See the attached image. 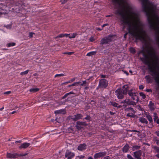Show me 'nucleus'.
Instances as JSON below:
<instances>
[{"instance_id": "1", "label": "nucleus", "mask_w": 159, "mask_h": 159, "mask_svg": "<svg viewBox=\"0 0 159 159\" xmlns=\"http://www.w3.org/2000/svg\"><path fill=\"white\" fill-rule=\"evenodd\" d=\"M115 13L120 17L121 24L128 25L129 33L135 37L136 39L146 42V32L141 25L136 21L134 13L131 11H116Z\"/></svg>"}, {"instance_id": "2", "label": "nucleus", "mask_w": 159, "mask_h": 159, "mask_svg": "<svg viewBox=\"0 0 159 159\" xmlns=\"http://www.w3.org/2000/svg\"><path fill=\"white\" fill-rule=\"evenodd\" d=\"M146 13L147 16L150 28L152 30H159V16L156 11H143ZM156 41L159 47V31L156 32Z\"/></svg>"}, {"instance_id": "3", "label": "nucleus", "mask_w": 159, "mask_h": 159, "mask_svg": "<svg viewBox=\"0 0 159 159\" xmlns=\"http://www.w3.org/2000/svg\"><path fill=\"white\" fill-rule=\"evenodd\" d=\"M115 36V35H110L108 36L102 38L101 41L100 43L102 45L104 44H107L112 41L113 38Z\"/></svg>"}, {"instance_id": "4", "label": "nucleus", "mask_w": 159, "mask_h": 159, "mask_svg": "<svg viewBox=\"0 0 159 159\" xmlns=\"http://www.w3.org/2000/svg\"><path fill=\"white\" fill-rule=\"evenodd\" d=\"M108 82L105 79H102L99 82L98 87L99 88H105L108 85Z\"/></svg>"}, {"instance_id": "5", "label": "nucleus", "mask_w": 159, "mask_h": 159, "mask_svg": "<svg viewBox=\"0 0 159 159\" xmlns=\"http://www.w3.org/2000/svg\"><path fill=\"white\" fill-rule=\"evenodd\" d=\"M115 93L118 99H122L124 98V94H123L121 88L118 89L115 91Z\"/></svg>"}, {"instance_id": "6", "label": "nucleus", "mask_w": 159, "mask_h": 159, "mask_svg": "<svg viewBox=\"0 0 159 159\" xmlns=\"http://www.w3.org/2000/svg\"><path fill=\"white\" fill-rule=\"evenodd\" d=\"M106 152H100L95 154L94 155V158L96 159L99 157H102L106 155Z\"/></svg>"}, {"instance_id": "7", "label": "nucleus", "mask_w": 159, "mask_h": 159, "mask_svg": "<svg viewBox=\"0 0 159 159\" xmlns=\"http://www.w3.org/2000/svg\"><path fill=\"white\" fill-rule=\"evenodd\" d=\"M74 153L70 152L69 151H67L65 155V157H66L69 158V159H71L73 157L75 156Z\"/></svg>"}, {"instance_id": "8", "label": "nucleus", "mask_w": 159, "mask_h": 159, "mask_svg": "<svg viewBox=\"0 0 159 159\" xmlns=\"http://www.w3.org/2000/svg\"><path fill=\"white\" fill-rule=\"evenodd\" d=\"M10 3L12 5L19 6L21 4V0H10Z\"/></svg>"}, {"instance_id": "9", "label": "nucleus", "mask_w": 159, "mask_h": 159, "mask_svg": "<svg viewBox=\"0 0 159 159\" xmlns=\"http://www.w3.org/2000/svg\"><path fill=\"white\" fill-rule=\"evenodd\" d=\"M134 156L137 159H141L140 158L142 154L141 151L140 150L134 152Z\"/></svg>"}, {"instance_id": "10", "label": "nucleus", "mask_w": 159, "mask_h": 159, "mask_svg": "<svg viewBox=\"0 0 159 159\" xmlns=\"http://www.w3.org/2000/svg\"><path fill=\"white\" fill-rule=\"evenodd\" d=\"M86 146L85 143L81 144L78 146L77 149L79 150L82 151L86 149Z\"/></svg>"}, {"instance_id": "11", "label": "nucleus", "mask_w": 159, "mask_h": 159, "mask_svg": "<svg viewBox=\"0 0 159 159\" xmlns=\"http://www.w3.org/2000/svg\"><path fill=\"white\" fill-rule=\"evenodd\" d=\"M66 133H73V134L75 133L74 128L72 126L67 128L66 129Z\"/></svg>"}, {"instance_id": "12", "label": "nucleus", "mask_w": 159, "mask_h": 159, "mask_svg": "<svg viewBox=\"0 0 159 159\" xmlns=\"http://www.w3.org/2000/svg\"><path fill=\"white\" fill-rule=\"evenodd\" d=\"M7 157L9 158H16L18 157L17 153L11 154L7 153Z\"/></svg>"}, {"instance_id": "13", "label": "nucleus", "mask_w": 159, "mask_h": 159, "mask_svg": "<svg viewBox=\"0 0 159 159\" xmlns=\"http://www.w3.org/2000/svg\"><path fill=\"white\" fill-rule=\"evenodd\" d=\"M129 87L128 85H125L123 86L122 87V90L123 91L122 92L123 93V94H126L127 93L128 91L129 90Z\"/></svg>"}, {"instance_id": "14", "label": "nucleus", "mask_w": 159, "mask_h": 159, "mask_svg": "<svg viewBox=\"0 0 159 159\" xmlns=\"http://www.w3.org/2000/svg\"><path fill=\"white\" fill-rule=\"evenodd\" d=\"M56 114H64L66 113V111L65 109H61V110L55 111L54 112Z\"/></svg>"}, {"instance_id": "15", "label": "nucleus", "mask_w": 159, "mask_h": 159, "mask_svg": "<svg viewBox=\"0 0 159 159\" xmlns=\"http://www.w3.org/2000/svg\"><path fill=\"white\" fill-rule=\"evenodd\" d=\"M30 145L29 143H24L19 147V148L20 149L21 148H28Z\"/></svg>"}, {"instance_id": "16", "label": "nucleus", "mask_w": 159, "mask_h": 159, "mask_svg": "<svg viewBox=\"0 0 159 159\" xmlns=\"http://www.w3.org/2000/svg\"><path fill=\"white\" fill-rule=\"evenodd\" d=\"M112 3H127L126 0H111Z\"/></svg>"}, {"instance_id": "17", "label": "nucleus", "mask_w": 159, "mask_h": 159, "mask_svg": "<svg viewBox=\"0 0 159 159\" xmlns=\"http://www.w3.org/2000/svg\"><path fill=\"white\" fill-rule=\"evenodd\" d=\"M129 147L128 144L126 143L125 146L124 147L122 150L124 152H127L129 150Z\"/></svg>"}, {"instance_id": "18", "label": "nucleus", "mask_w": 159, "mask_h": 159, "mask_svg": "<svg viewBox=\"0 0 159 159\" xmlns=\"http://www.w3.org/2000/svg\"><path fill=\"white\" fill-rule=\"evenodd\" d=\"M111 104L112 106L120 108L122 107L121 105H119L118 103L115 102H111Z\"/></svg>"}, {"instance_id": "19", "label": "nucleus", "mask_w": 159, "mask_h": 159, "mask_svg": "<svg viewBox=\"0 0 159 159\" xmlns=\"http://www.w3.org/2000/svg\"><path fill=\"white\" fill-rule=\"evenodd\" d=\"M76 124L77 125L80 126L84 125V126H86L87 125V124L84 122L77 121L76 122Z\"/></svg>"}, {"instance_id": "20", "label": "nucleus", "mask_w": 159, "mask_h": 159, "mask_svg": "<svg viewBox=\"0 0 159 159\" xmlns=\"http://www.w3.org/2000/svg\"><path fill=\"white\" fill-rule=\"evenodd\" d=\"M139 120L142 123H145L146 124H147L148 123V121L145 118L141 117L139 119Z\"/></svg>"}, {"instance_id": "21", "label": "nucleus", "mask_w": 159, "mask_h": 159, "mask_svg": "<svg viewBox=\"0 0 159 159\" xmlns=\"http://www.w3.org/2000/svg\"><path fill=\"white\" fill-rule=\"evenodd\" d=\"M39 90V89L38 88H32L30 90V92L35 93L38 91Z\"/></svg>"}, {"instance_id": "22", "label": "nucleus", "mask_w": 159, "mask_h": 159, "mask_svg": "<svg viewBox=\"0 0 159 159\" xmlns=\"http://www.w3.org/2000/svg\"><path fill=\"white\" fill-rule=\"evenodd\" d=\"M154 106V103H152V101H150L149 105V107L151 109H152L153 110H154V108H153Z\"/></svg>"}, {"instance_id": "23", "label": "nucleus", "mask_w": 159, "mask_h": 159, "mask_svg": "<svg viewBox=\"0 0 159 159\" xmlns=\"http://www.w3.org/2000/svg\"><path fill=\"white\" fill-rule=\"evenodd\" d=\"M74 94L75 93L73 92H70L69 93H67L62 98V99H64L67 96L69 95L70 94Z\"/></svg>"}, {"instance_id": "24", "label": "nucleus", "mask_w": 159, "mask_h": 159, "mask_svg": "<svg viewBox=\"0 0 159 159\" xmlns=\"http://www.w3.org/2000/svg\"><path fill=\"white\" fill-rule=\"evenodd\" d=\"M96 53V51H93L90 52L88 53L87 54V56H91L94 55Z\"/></svg>"}, {"instance_id": "25", "label": "nucleus", "mask_w": 159, "mask_h": 159, "mask_svg": "<svg viewBox=\"0 0 159 159\" xmlns=\"http://www.w3.org/2000/svg\"><path fill=\"white\" fill-rule=\"evenodd\" d=\"M129 99H126L125 100L121 102V103H127V104L129 105Z\"/></svg>"}, {"instance_id": "26", "label": "nucleus", "mask_w": 159, "mask_h": 159, "mask_svg": "<svg viewBox=\"0 0 159 159\" xmlns=\"http://www.w3.org/2000/svg\"><path fill=\"white\" fill-rule=\"evenodd\" d=\"M125 111H133L134 113H135V111H134L133 109L131 107H129V108H126L125 109Z\"/></svg>"}, {"instance_id": "27", "label": "nucleus", "mask_w": 159, "mask_h": 159, "mask_svg": "<svg viewBox=\"0 0 159 159\" xmlns=\"http://www.w3.org/2000/svg\"><path fill=\"white\" fill-rule=\"evenodd\" d=\"M146 117L150 122H151L152 121V118L150 115H147Z\"/></svg>"}, {"instance_id": "28", "label": "nucleus", "mask_w": 159, "mask_h": 159, "mask_svg": "<svg viewBox=\"0 0 159 159\" xmlns=\"http://www.w3.org/2000/svg\"><path fill=\"white\" fill-rule=\"evenodd\" d=\"M74 116L77 118V120L81 118L82 116V115L80 114H77V115H75Z\"/></svg>"}, {"instance_id": "29", "label": "nucleus", "mask_w": 159, "mask_h": 159, "mask_svg": "<svg viewBox=\"0 0 159 159\" xmlns=\"http://www.w3.org/2000/svg\"><path fill=\"white\" fill-rule=\"evenodd\" d=\"M140 146L138 145H135L133 147V150L134 151L135 150L139 149L140 148Z\"/></svg>"}, {"instance_id": "30", "label": "nucleus", "mask_w": 159, "mask_h": 159, "mask_svg": "<svg viewBox=\"0 0 159 159\" xmlns=\"http://www.w3.org/2000/svg\"><path fill=\"white\" fill-rule=\"evenodd\" d=\"M127 116L130 117H131L134 118L135 117V115L132 113H129L127 114Z\"/></svg>"}, {"instance_id": "31", "label": "nucleus", "mask_w": 159, "mask_h": 159, "mask_svg": "<svg viewBox=\"0 0 159 159\" xmlns=\"http://www.w3.org/2000/svg\"><path fill=\"white\" fill-rule=\"evenodd\" d=\"M128 94L131 97L134 96H134H135V93H133L131 92V90L129 91V92L128 93Z\"/></svg>"}, {"instance_id": "32", "label": "nucleus", "mask_w": 159, "mask_h": 159, "mask_svg": "<svg viewBox=\"0 0 159 159\" xmlns=\"http://www.w3.org/2000/svg\"><path fill=\"white\" fill-rule=\"evenodd\" d=\"M16 45V43H11L8 44L7 47H9L11 46H14Z\"/></svg>"}, {"instance_id": "33", "label": "nucleus", "mask_w": 159, "mask_h": 159, "mask_svg": "<svg viewBox=\"0 0 159 159\" xmlns=\"http://www.w3.org/2000/svg\"><path fill=\"white\" fill-rule=\"evenodd\" d=\"M130 50L131 53H132L133 54H134L135 53V50L133 48H130Z\"/></svg>"}, {"instance_id": "34", "label": "nucleus", "mask_w": 159, "mask_h": 159, "mask_svg": "<svg viewBox=\"0 0 159 159\" xmlns=\"http://www.w3.org/2000/svg\"><path fill=\"white\" fill-rule=\"evenodd\" d=\"M29 71V70H26L25 71L21 72L20 73V74L21 75H23L27 74H28V73Z\"/></svg>"}, {"instance_id": "35", "label": "nucleus", "mask_w": 159, "mask_h": 159, "mask_svg": "<svg viewBox=\"0 0 159 159\" xmlns=\"http://www.w3.org/2000/svg\"><path fill=\"white\" fill-rule=\"evenodd\" d=\"M140 95L142 97L143 99H144L146 98L145 95L143 92H140L139 93Z\"/></svg>"}, {"instance_id": "36", "label": "nucleus", "mask_w": 159, "mask_h": 159, "mask_svg": "<svg viewBox=\"0 0 159 159\" xmlns=\"http://www.w3.org/2000/svg\"><path fill=\"white\" fill-rule=\"evenodd\" d=\"M76 128L78 129V130H79L81 129L83 127L80 125H76Z\"/></svg>"}, {"instance_id": "37", "label": "nucleus", "mask_w": 159, "mask_h": 159, "mask_svg": "<svg viewBox=\"0 0 159 159\" xmlns=\"http://www.w3.org/2000/svg\"><path fill=\"white\" fill-rule=\"evenodd\" d=\"M28 153H25L24 154H17V155H18V157L20 156V157H22V156H25L26 155H28Z\"/></svg>"}, {"instance_id": "38", "label": "nucleus", "mask_w": 159, "mask_h": 159, "mask_svg": "<svg viewBox=\"0 0 159 159\" xmlns=\"http://www.w3.org/2000/svg\"><path fill=\"white\" fill-rule=\"evenodd\" d=\"M70 117L75 121H76L78 120L75 116H71Z\"/></svg>"}, {"instance_id": "39", "label": "nucleus", "mask_w": 159, "mask_h": 159, "mask_svg": "<svg viewBox=\"0 0 159 159\" xmlns=\"http://www.w3.org/2000/svg\"><path fill=\"white\" fill-rule=\"evenodd\" d=\"M154 120L155 121L158 118L157 116V114L156 113H154Z\"/></svg>"}, {"instance_id": "40", "label": "nucleus", "mask_w": 159, "mask_h": 159, "mask_svg": "<svg viewBox=\"0 0 159 159\" xmlns=\"http://www.w3.org/2000/svg\"><path fill=\"white\" fill-rule=\"evenodd\" d=\"M129 105H136L135 102H134L130 101L129 100Z\"/></svg>"}, {"instance_id": "41", "label": "nucleus", "mask_w": 159, "mask_h": 159, "mask_svg": "<svg viewBox=\"0 0 159 159\" xmlns=\"http://www.w3.org/2000/svg\"><path fill=\"white\" fill-rule=\"evenodd\" d=\"M80 83H81L80 82H75L72 84L71 85V86H77L78 84H80Z\"/></svg>"}, {"instance_id": "42", "label": "nucleus", "mask_w": 159, "mask_h": 159, "mask_svg": "<svg viewBox=\"0 0 159 159\" xmlns=\"http://www.w3.org/2000/svg\"><path fill=\"white\" fill-rule=\"evenodd\" d=\"M68 0H61V2L62 4H64L68 2Z\"/></svg>"}, {"instance_id": "43", "label": "nucleus", "mask_w": 159, "mask_h": 159, "mask_svg": "<svg viewBox=\"0 0 159 159\" xmlns=\"http://www.w3.org/2000/svg\"><path fill=\"white\" fill-rule=\"evenodd\" d=\"M73 52H66L64 53V54H68L69 55H71L72 54L74 53Z\"/></svg>"}, {"instance_id": "44", "label": "nucleus", "mask_w": 159, "mask_h": 159, "mask_svg": "<svg viewBox=\"0 0 159 159\" xmlns=\"http://www.w3.org/2000/svg\"><path fill=\"white\" fill-rule=\"evenodd\" d=\"M84 157V156H78L77 157V158H79L78 159H83Z\"/></svg>"}, {"instance_id": "45", "label": "nucleus", "mask_w": 159, "mask_h": 159, "mask_svg": "<svg viewBox=\"0 0 159 159\" xmlns=\"http://www.w3.org/2000/svg\"><path fill=\"white\" fill-rule=\"evenodd\" d=\"M70 35V34H61L62 37H64L65 36L67 37Z\"/></svg>"}, {"instance_id": "46", "label": "nucleus", "mask_w": 159, "mask_h": 159, "mask_svg": "<svg viewBox=\"0 0 159 159\" xmlns=\"http://www.w3.org/2000/svg\"><path fill=\"white\" fill-rule=\"evenodd\" d=\"M34 33L31 32H30V33H29V37H30V38H32L33 37V34H34Z\"/></svg>"}, {"instance_id": "47", "label": "nucleus", "mask_w": 159, "mask_h": 159, "mask_svg": "<svg viewBox=\"0 0 159 159\" xmlns=\"http://www.w3.org/2000/svg\"><path fill=\"white\" fill-rule=\"evenodd\" d=\"M64 74H57L55 75V77H58V76H64Z\"/></svg>"}, {"instance_id": "48", "label": "nucleus", "mask_w": 159, "mask_h": 159, "mask_svg": "<svg viewBox=\"0 0 159 159\" xmlns=\"http://www.w3.org/2000/svg\"><path fill=\"white\" fill-rule=\"evenodd\" d=\"M76 33H74L73 34V36L72 37H70V36H69V38H74L76 36Z\"/></svg>"}, {"instance_id": "49", "label": "nucleus", "mask_w": 159, "mask_h": 159, "mask_svg": "<svg viewBox=\"0 0 159 159\" xmlns=\"http://www.w3.org/2000/svg\"><path fill=\"white\" fill-rule=\"evenodd\" d=\"M62 38V35H61V34L59 35H58L56 37H55V39H57L58 38Z\"/></svg>"}, {"instance_id": "50", "label": "nucleus", "mask_w": 159, "mask_h": 159, "mask_svg": "<svg viewBox=\"0 0 159 159\" xmlns=\"http://www.w3.org/2000/svg\"><path fill=\"white\" fill-rule=\"evenodd\" d=\"M155 139L157 144H159V140H157V138H155Z\"/></svg>"}, {"instance_id": "51", "label": "nucleus", "mask_w": 159, "mask_h": 159, "mask_svg": "<svg viewBox=\"0 0 159 159\" xmlns=\"http://www.w3.org/2000/svg\"><path fill=\"white\" fill-rule=\"evenodd\" d=\"M86 134L87 136L89 137H90L91 136L92 134V133H87Z\"/></svg>"}, {"instance_id": "52", "label": "nucleus", "mask_w": 159, "mask_h": 159, "mask_svg": "<svg viewBox=\"0 0 159 159\" xmlns=\"http://www.w3.org/2000/svg\"><path fill=\"white\" fill-rule=\"evenodd\" d=\"M127 157L129 159H134L132 158V157L130 155H127Z\"/></svg>"}, {"instance_id": "53", "label": "nucleus", "mask_w": 159, "mask_h": 159, "mask_svg": "<svg viewBox=\"0 0 159 159\" xmlns=\"http://www.w3.org/2000/svg\"><path fill=\"white\" fill-rule=\"evenodd\" d=\"M85 119L87 120H89L90 119V117L89 116H87V117L85 118Z\"/></svg>"}, {"instance_id": "54", "label": "nucleus", "mask_w": 159, "mask_h": 159, "mask_svg": "<svg viewBox=\"0 0 159 159\" xmlns=\"http://www.w3.org/2000/svg\"><path fill=\"white\" fill-rule=\"evenodd\" d=\"M144 86L143 85H140L139 86V88L140 89H143L144 88Z\"/></svg>"}, {"instance_id": "55", "label": "nucleus", "mask_w": 159, "mask_h": 159, "mask_svg": "<svg viewBox=\"0 0 159 159\" xmlns=\"http://www.w3.org/2000/svg\"><path fill=\"white\" fill-rule=\"evenodd\" d=\"M89 40H90V41L92 42L94 40V38L93 37H91V38H90Z\"/></svg>"}, {"instance_id": "56", "label": "nucleus", "mask_w": 159, "mask_h": 159, "mask_svg": "<svg viewBox=\"0 0 159 159\" xmlns=\"http://www.w3.org/2000/svg\"><path fill=\"white\" fill-rule=\"evenodd\" d=\"M146 91L148 92H152V91L151 90V89H147Z\"/></svg>"}, {"instance_id": "57", "label": "nucleus", "mask_w": 159, "mask_h": 159, "mask_svg": "<svg viewBox=\"0 0 159 159\" xmlns=\"http://www.w3.org/2000/svg\"><path fill=\"white\" fill-rule=\"evenodd\" d=\"M11 93V92L10 91H7L4 93V94H9Z\"/></svg>"}, {"instance_id": "58", "label": "nucleus", "mask_w": 159, "mask_h": 159, "mask_svg": "<svg viewBox=\"0 0 159 159\" xmlns=\"http://www.w3.org/2000/svg\"><path fill=\"white\" fill-rule=\"evenodd\" d=\"M155 133L159 137V131H157L155 132Z\"/></svg>"}, {"instance_id": "59", "label": "nucleus", "mask_w": 159, "mask_h": 159, "mask_svg": "<svg viewBox=\"0 0 159 159\" xmlns=\"http://www.w3.org/2000/svg\"><path fill=\"white\" fill-rule=\"evenodd\" d=\"M103 159H110V157L109 156H107L104 157Z\"/></svg>"}, {"instance_id": "60", "label": "nucleus", "mask_w": 159, "mask_h": 159, "mask_svg": "<svg viewBox=\"0 0 159 159\" xmlns=\"http://www.w3.org/2000/svg\"><path fill=\"white\" fill-rule=\"evenodd\" d=\"M101 77L102 78H105L106 77V75H101Z\"/></svg>"}, {"instance_id": "61", "label": "nucleus", "mask_w": 159, "mask_h": 159, "mask_svg": "<svg viewBox=\"0 0 159 159\" xmlns=\"http://www.w3.org/2000/svg\"><path fill=\"white\" fill-rule=\"evenodd\" d=\"M108 25V24H104V25H103L102 26V27L103 28L104 27V26H107V25Z\"/></svg>"}, {"instance_id": "62", "label": "nucleus", "mask_w": 159, "mask_h": 159, "mask_svg": "<svg viewBox=\"0 0 159 159\" xmlns=\"http://www.w3.org/2000/svg\"><path fill=\"white\" fill-rule=\"evenodd\" d=\"M86 81H85L83 82V83L82 84H81V85H83L84 84H85L86 83Z\"/></svg>"}, {"instance_id": "63", "label": "nucleus", "mask_w": 159, "mask_h": 159, "mask_svg": "<svg viewBox=\"0 0 159 159\" xmlns=\"http://www.w3.org/2000/svg\"><path fill=\"white\" fill-rule=\"evenodd\" d=\"M110 113L111 115H114L115 114V113H113L111 111H110Z\"/></svg>"}, {"instance_id": "64", "label": "nucleus", "mask_w": 159, "mask_h": 159, "mask_svg": "<svg viewBox=\"0 0 159 159\" xmlns=\"http://www.w3.org/2000/svg\"><path fill=\"white\" fill-rule=\"evenodd\" d=\"M156 122L159 124V119H158L157 120V121H156Z\"/></svg>"}]
</instances>
